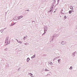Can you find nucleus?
Wrapping results in <instances>:
<instances>
[{"label":"nucleus","instance_id":"nucleus-1","mask_svg":"<svg viewBox=\"0 0 77 77\" xmlns=\"http://www.w3.org/2000/svg\"><path fill=\"white\" fill-rule=\"evenodd\" d=\"M9 40V38L8 37H7L6 38V39L5 40V42L6 44V45L8 44V41Z\"/></svg>","mask_w":77,"mask_h":77},{"label":"nucleus","instance_id":"nucleus-2","mask_svg":"<svg viewBox=\"0 0 77 77\" xmlns=\"http://www.w3.org/2000/svg\"><path fill=\"white\" fill-rule=\"evenodd\" d=\"M23 16H20L18 17V20H20V19H21V18H23Z\"/></svg>","mask_w":77,"mask_h":77},{"label":"nucleus","instance_id":"nucleus-3","mask_svg":"<svg viewBox=\"0 0 77 77\" xmlns=\"http://www.w3.org/2000/svg\"><path fill=\"white\" fill-rule=\"evenodd\" d=\"M48 29V28H47V27H46L45 28L44 32H45V33H46L47 32Z\"/></svg>","mask_w":77,"mask_h":77},{"label":"nucleus","instance_id":"nucleus-4","mask_svg":"<svg viewBox=\"0 0 77 77\" xmlns=\"http://www.w3.org/2000/svg\"><path fill=\"white\" fill-rule=\"evenodd\" d=\"M58 36H59V35L58 34H54L53 36L54 37H57Z\"/></svg>","mask_w":77,"mask_h":77},{"label":"nucleus","instance_id":"nucleus-5","mask_svg":"<svg viewBox=\"0 0 77 77\" xmlns=\"http://www.w3.org/2000/svg\"><path fill=\"white\" fill-rule=\"evenodd\" d=\"M72 12H73V11L72 10L69 11V14H71L72 13Z\"/></svg>","mask_w":77,"mask_h":77},{"label":"nucleus","instance_id":"nucleus-6","mask_svg":"<svg viewBox=\"0 0 77 77\" xmlns=\"http://www.w3.org/2000/svg\"><path fill=\"white\" fill-rule=\"evenodd\" d=\"M35 56H36V55L34 54L33 56L31 57V59H33V58H34Z\"/></svg>","mask_w":77,"mask_h":77},{"label":"nucleus","instance_id":"nucleus-7","mask_svg":"<svg viewBox=\"0 0 77 77\" xmlns=\"http://www.w3.org/2000/svg\"><path fill=\"white\" fill-rule=\"evenodd\" d=\"M29 60H30V58L28 57L27 59V62H29Z\"/></svg>","mask_w":77,"mask_h":77},{"label":"nucleus","instance_id":"nucleus-8","mask_svg":"<svg viewBox=\"0 0 77 77\" xmlns=\"http://www.w3.org/2000/svg\"><path fill=\"white\" fill-rule=\"evenodd\" d=\"M69 8L71 9V10H74V8L72 6H70L69 7Z\"/></svg>","mask_w":77,"mask_h":77},{"label":"nucleus","instance_id":"nucleus-9","mask_svg":"<svg viewBox=\"0 0 77 77\" xmlns=\"http://www.w3.org/2000/svg\"><path fill=\"white\" fill-rule=\"evenodd\" d=\"M18 20V17H16L14 18V20Z\"/></svg>","mask_w":77,"mask_h":77},{"label":"nucleus","instance_id":"nucleus-10","mask_svg":"<svg viewBox=\"0 0 77 77\" xmlns=\"http://www.w3.org/2000/svg\"><path fill=\"white\" fill-rule=\"evenodd\" d=\"M61 44L62 45H65V44H64V43L63 42V41H62V42H61Z\"/></svg>","mask_w":77,"mask_h":77},{"label":"nucleus","instance_id":"nucleus-11","mask_svg":"<svg viewBox=\"0 0 77 77\" xmlns=\"http://www.w3.org/2000/svg\"><path fill=\"white\" fill-rule=\"evenodd\" d=\"M69 69H70V70H72V66H71L69 68Z\"/></svg>","mask_w":77,"mask_h":77},{"label":"nucleus","instance_id":"nucleus-12","mask_svg":"<svg viewBox=\"0 0 77 77\" xmlns=\"http://www.w3.org/2000/svg\"><path fill=\"white\" fill-rule=\"evenodd\" d=\"M23 38H25L26 39H27V36L26 35L25 36H24Z\"/></svg>","mask_w":77,"mask_h":77},{"label":"nucleus","instance_id":"nucleus-13","mask_svg":"<svg viewBox=\"0 0 77 77\" xmlns=\"http://www.w3.org/2000/svg\"><path fill=\"white\" fill-rule=\"evenodd\" d=\"M29 75H33V74H32V73H29Z\"/></svg>","mask_w":77,"mask_h":77},{"label":"nucleus","instance_id":"nucleus-14","mask_svg":"<svg viewBox=\"0 0 77 77\" xmlns=\"http://www.w3.org/2000/svg\"><path fill=\"white\" fill-rule=\"evenodd\" d=\"M60 61V59H59V60H58V63H60V62H59Z\"/></svg>","mask_w":77,"mask_h":77},{"label":"nucleus","instance_id":"nucleus-15","mask_svg":"<svg viewBox=\"0 0 77 77\" xmlns=\"http://www.w3.org/2000/svg\"><path fill=\"white\" fill-rule=\"evenodd\" d=\"M45 71H49V70L47 69H45Z\"/></svg>","mask_w":77,"mask_h":77},{"label":"nucleus","instance_id":"nucleus-16","mask_svg":"<svg viewBox=\"0 0 77 77\" xmlns=\"http://www.w3.org/2000/svg\"><path fill=\"white\" fill-rule=\"evenodd\" d=\"M49 64H50V65H53V63H52V62H50L49 63Z\"/></svg>","mask_w":77,"mask_h":77},{"label":"nucleus","instance_id":"nucleus-17","mask_svg":"<svg viewBox=\"0 0 77 77\" xmlns=\"http://www.w3.org/2000/svg\"><path fill=\"white\" fill-rule=\"evenodd\" d=\"M57 59V57H55L54 59V60H56V59Z\"/></svg>","mask_w":77,"mask_h":77},{"label":"nucleus","instance_id":"nucleus-18","mask_svg":"<svg viewBox=\"0 0 77 77\" xmlns=\"http://www.w3.org/2000/svg\"><path fill=\"white\" fill-rule=\"evenodd\" d=\"M16 23H11V25H13H13H14V24H16Z\"/></svg>","mask_w":77,"mask_h":77},{"label":"nucleus","instance_id":"nucleus-19","mask_svg":"<svg viewBox=\"0 0 77 77\" xmlns=\"http://www.w3.org/2000/svg\"><path fill=\"white\" fill-rule=\"evenodd\" d=\"M5 51H7L8 50V49H7V48H6L5 49Z\"/></svg>","mask_w":77,"mask_h":77},{"label":"nucleus","instance_id":"nucleus-20","mask_svg":"<svg viewBox=\"0 0 77 77\" xmlns=\"http://www.w3.org/2000/svg\"><path fill=\"white\" fill-rule=\"evenodd\" d=\"M24 43V45H27V44H29V43L27 44V43Z\"/></svg>","mask_w":77,"mask_h":77},{"label":"nucleus","instance_id":"nucleus-21","mask_svg":"<svg viewBox=\"0 0 77 77\" xmlns=\"http://www.w3.org/2000/svg\"><path fill=\"white\" fill-rule=\"evenodd\" d=\"M64 18H65V19H66V16H65L64 17Z\"/></svg>","mask_w":77,"mask_h":77},{"label":"nucleus","instance_id":"nucleus-22","mask_svg":"<svg viewBox=\"0 0 77 77\" xmlns=\"http://www.w3.org/2000/svg\"><path fill=\"white\" fill-rule=\"evenodd\" d=\"M45 32L42 35H45Z\"/></svg>","mask_w":77,"mask_h":77},{"label":"nucleus","instance_id":"nucleus-23","mask_svg":"<svg viewBox=\"0 0 77 77\" xmlns=\"http://www.w3.org/2000/svg\"><path fill=\"white\" fill-rule=\"evenodd\" d=\"M0 32L1 33H2V32H3V31H2V30H0Z\"/></svg>","mask_w":77,"mask_h":77},{"label":"nucleus","instance_id":"nucleus-24","mask_svg":"<svg viewBox=\"0 0 77 77\" xmlns=\"http://www.w3.org/2000/svg\"><path fill=\"white\" fill-rule=\"evenodd\" d=\"M53 1H54V3L56 2V0H53Z\"/></svg>","mask_w":77,"mask_h":77},{"label":"nucleus","instance_id":"nucleus-25","mask_svg":"<svg viewBox=\"0 0 77 77\" xmlns=\"http://www.w3.org/2000/svg\"><path fill=\"white\" fill-rule=\"evenodd\" d=\"M74 53H75H75H73L72 54V55H74V56H75V55H74Z\"/></svg>","mask_w":77,"mask_h":77},{"label":"nucleus","instance_id":"nucleus-26","mask_svg":"<svg viewBox=\"0 0 77 77\" xmlns=\"http://www.w3.org/2000/svg\"><path fill=\"white\" fill-rule=\"evenodd\" d=\"M16 40L17 41V42H19V41H18V40L17 39H16Z\"/></svg>","mask_w":77,"mask_h":77},{"label":"nucleus","instance_id":"nucleus-27","mask_svg":"<svg viewBox=\"0 0 77 77\" xmlns=\"http://www.w3.org/2000/svg\"><path fill=\"white\" fill-rule=\"evenodd\" d=\"M59 57H60V56H58L57 57V59L58 58H59Z\"/></svg>","mask_w":77,"mask_h":77},{"label":"nucleus","instance_id":"nucleus-28","mask_svg":"<svg viewBox=\"0 0 77 77\" xmlns=\"http://www.w3.org/2000/svg\"><path fill=\"white\" fill-rule=\"evenodd\" d=\"M52 10H50V11H48V12H51Z\"/></svg>","mask_w":77,"mask_h":77},{"label":"nucleus","instance_id":"nucleus-29","mask_svg":"<svg viewBox=\"0 0 77 77\" xmlns=\"http://www.w3.org/2000/svg\"><path fill=\"white\" fill-rule=\"evenodd\" d=\"M13 25H14V24L11 25V24H10V26H13Z\"/></svg>","mask_w":77,"mask_h":77},{"label":"nucleus","instance_id":"nucleus-30","mask_svg":"<svg viewBox=\"0 0 77 77\" xmlns=\"http://www.w3.org/2000/svg\"><path fill=\"white\" fill-rule=\"evenodd\" d=\"M59 1H60V0H58V1H57L58 3H59Z\"/></svg>","mask_w":77,"mask_h":77},{"label":"nucleus","instance_id":"nucleus-31","mask_svg":"<svg viewBox=\"0 0 77 77\" xmlns=\"http://www.w3.org/2000/svg\"><path fill=\"white\" fill-rule=\"evenodd\" d=\"M20 42H21V41H20L18 43H19L20 44Z\"/></svg>","mask_w":77,"mask_h":77},{"label":"nucleus","instance_id":"nucleus-32","mask_svg":"<svg viewBox=\"0 0 77 77\" xmlns=\"http://www.w3.org/2000/svg\"><path fill=\"white\" fill-rule=\"evenodd\" d=\"M23 39H24V41H25V38H23Z\"/></svg>","mask_w":77,"mask_h":77},{"label":"nucleus","instance_id":"nucleus-33","mask_svg":"<svg viewBox=\"0 0 77 77\" xmlns=\"http://www.w3.org/2000/svg\"><path fill=\"white\" fill-rule=\"evenodd\" d=\"M30 76H31V77H33V76H32L31 75H30Z\"/></svg>","mask_w":77,"mask_h":77},{"label":"nucleus","instance_id":"nucleus-34","mask_svg":"<svg viewBox=\"0 0 77 77\" xmlns=\"http://www.w3.org/2000/svg\"><path fill=\"white\" fill-rule=\"evenodd\" d=\"M29 11V10H27L26 11Z\"/></svg>","mask_w":77,"mask_h":77},{"label":"nucleus","instance_id":"nucleus-35","mask_svg":"<svg viewBox=\"0 0 77 77\" xmlns=\"http://www.w3.org/2000/svg\"><path fill=\"white\" fill-rule=\"evenodd\" d=\"M21 43H22V42H20V44H21Z\"/></svg>","mask_w":77,"mask_h":77},{"label":"nucleus","instance_id":"nucleus-36","mask_svg":"<svg viewBox=\"0 0 77 77\" xmlns=\"http://www.w3.org/2000/svg\"><path fill=\"white\" fill-rule=\"evenodd\" d=\"M52 41H53V38H52Z\"/></svg>","mask_w":77,"mask_h":77},{"label":"nucleus","instance_id":"nucleus-37","mask_svg":"<svg viewBox=\"0 0 77 77\" xmlns=\"http://www.w3.org/2000/svg\"><path fill=\"white\" fill-rule=\"evenodd\" d=\"M2 31H4V29H2Z\"/></svg>","mask_w":77,"mask_h":77},{"label":"nucleus","instance_id":"nucleus-38","mask_svg":"<svg viewBox=\"0 0 77 77\" xmlns=\"http://www.w3.org/2000/svg\"><path fill=\"white\" fill-rule=\"evenodd\" d=\"M54 12H56V11H54Z\"/></svg>","mask_w":77,"mask_h":77}]
</instances>
